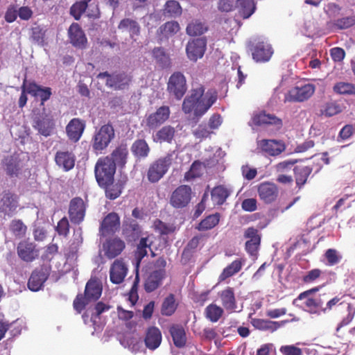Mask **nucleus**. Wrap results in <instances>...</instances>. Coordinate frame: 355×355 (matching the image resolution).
I'll return each instance as SVG.
<instances>
[{
  "mask_svg": "<svg viewBox=\"0 0 355 355\" xmlns=\"http://www.w3.org/2000/svg\"><path fill=\"white\" fill-rule=\"evenodd\" d=\"M345 295H336L326 303L320 295L314 297H307L303 300L304 309L311 314L320 315L325 313L334 308L336 312L342 317L341 321L338 324L336 331L348 325L355 315L354 305L345 300H342Z\"/></svg>",
  "mask_w": 355,
  "mask_h": 355,
  "instance_id": "f257e3e1",
  "label": "nucleus"
},
{
  "mask_svg": "<svg viewBox=\"0 0 355 355\" xmlns=\"http://www.w3.org/2000/svg\"><path fill=\"white\" fill-rule=\"evenodd\" d=\"M204 94L205 87L202 85L192 89L191 94L183 101L182 111L185 114L193 111L195 116H202L218 98V93L215 89H209L205 95Z\"/></svg>",
  "mask_w": 355,
  "mask_h": 355,
  "instance_id": "f03ea898",
  "label": "nucleus"
},
{
  "mask_svg": "<svg viewBox=\"0 0 355 355\" xmlns=\"http://www.w3.org/2000/svg\"><path fill=\"white\" fill-rule=\"evenodd\" d=\"M152 243V241L150 243L148 242V237H143L139 240V242L137 246V250L135 254L136 259L135 277L129 293V299L132 302V304H134L139 299V295L137 293L139 284V267L142 259L148 254L147 249H150Z\"/></svg>",
  "mask_w": 355,
  "mask_h": 355,
  "instance_id": "7ed1b4c3",
  "label": "nucleus"
},
{
  "mask_svg": "<svg viewBox=\"0 0 355 355\" xmlns=\"http://www.w3.org/2000/svg\"><path fill=\"white\" fill-rule=\"evenodd\" d=\"M115 137V131L111 123L102 125L95 132L92 139V147L96 154L103 153Z\"/></svg>",
  "mask_w": 355,
  "mask_h": 355,
  "instance_id": "20e7f679",
  "label": "nucleus"
},
{
  "mask_svg": "<svg viewBox=\"0 0 355 355\" xmlns=\"http://www.w3.org/2000/svg\"><path fill=\"white\" fill-rule=\"evenodd\" d=\"M116 172V164L110 156L100 157L94 167V174L98 185L114 180Z\"/></svg>",
  "mask_w": 355,
  "mask_h": 355,
  "instance_id": "39448f33",
  "label": "nucleus"
},
{
  "mask_svg": "<svg viewBox=\"0 0 355 355\" xmlns=\"http://www.w3.org/2000/svg\"><path fill=\"white\" fill-rule=\"evenodd\" d=\"M172 155L168 153L153 162L147 171L146 177L151 183L159 181L168 171L172 164Z\"/></svg>",
  "mask_w": 355,
  "mask_h": 355,
  "instance_id": "423d86ee",
  "label": "nucleus"
},
{
  "mask_svg": "<svg viewBox=\"0 0 355 355\" xmlns=\"http://www.w3.org/2000/svg\"><path fill=\"white\" fill-rule=\"evenodd\" d=\"M19 196L9 191H3L0 198V214L3 219L14 216L19 208Z\"/></svg>",
  "mask_w": 355,
  "mask_h": 355,
  "instance_id": "0eeeda50",
  "label": "nucleus"
},
{
  "mask_svg": "<svg viewBox=\"0 0 355 355\" xmlns=\"http://www.w3.org/2000/svg\"><path fill=\"white\" fill-rule=\"evenodd\" d=\"M250 49L253 60L257 62H266L273 55V49L269 43L263 40H254L250 44Z\"/></svg>",
  "mask_w": 355,
  "mask_h": 355,
  "instance_id": "6e6552de",
  "label": "nucleus"
},
{
  "mask_svg": "<svg viewBox=\"0 0 355 355\" xmlns=\"http://www.w3.org/2000/svg\"><path fill=\"white\" fill-rule=\"evenodd\" d=\"M187 90V80L184 74L180 71L172 73L167 83V91L169 94L177 100H180Z\"/></svg>",
  "mask_w": 355,
  "mask_h": 355,
  "instance_id": "1a4fd4ad",
  "label": "nucleus"
},
{
  "mask_svg": "<svg viewBox=\"0 0 355 355\" xmlns=\"http://www.w3.org/2000/svg\"><path fill=\"white\" fill-rule=\"evenodd\" d=\"M192 191L189 185H180L171 193L169 199L170 205L175 209L186 207L191 200Z\"/></svg>",
  "mask_w": 355,
  "mask_h": 355,
  "instance_id": "9d476101",
  "label": "nucleus"
},
{
  "mask_svg": "<svg viewBox=\"0 0 355 355\" xmlns=\"http://www.w3.org/2000/svg\"><path fill=\"white\" fill-rule=\"evenodd\" d=\"M87 205L80 197H75L70 200L68 214L70 221L75 225L80 224L86 214Z\"/></svg>",
  "mask_w": 355,
  "mask_h": 355,
  "instance_id": "9b49d317",
  "label": "nucleus"
},
{
  "mask_svg": "<svg viewBox=\"0 0 355 355\" xmlns=\"http://www.w3.org/2000/svg\"><path fill=\"white\" fill-rule=\"evenodd\" d=\"M251 121L256 126L270 125L277 130H280L283 127L282 119L274 114L268 113L265 110L253 113Z\"/></svg>",
  "mask_w": 355,
  "mask_h": 355,
  "instance_id": "f8f14e48",
  "label": "nucleus"
},
{
  "mask_svg": "<svg viewBox=\"0 0 355 355\" xmlns=\"http://www.w3.org/2000/svg\"><path fill=\"white\" fill-rule=\"evenodd\" d=\"M243 236L246 239L245 250L247 253L252 257L257 256L261 239L259 230L254 227H248L244 232Z\"/></svg>",
  "mask_w": 355,
  "mask_h": 355,
  "instance_id": "ddd939ff",
  "label": "nucleus"
},
{
  "mask_svg": "<svg viewBox=\"0 0 355 355\" xmlns=\"http://www.w3.org/2000/svg\"><path fill=\"white\" fill-rule=\"evenodd\" d=\"M315 87L312 84L302 87H295L285 96V102H303L310 98L314 94Z\"/></svg>",
  "mask_w": 355,
  "mask_h": 355,
  "instance_id": "4468645a",
  "label": "nucleus"
},
{
  "mask_svg": "<svg viewBox=\"0 0 355 355\" xmlns=\"http://www.w3.org/2000/svg\"><path fill=\"white\" fill-rule=\"evenodd\" d=\"M259 199L265 204L269 205L275 202L279 196L278 187L271 182H263L257 187Z\"/></svg>",
  "mask_w": 355,
  "mask_h": 355,
  "instance_id": "2eb2a0df",
  "label": "nucleus"
},
{
  "mask_svg": "<svg viewBox=\"0 0 355 355\" xmlns=\"http://www.w3.org/2000/svg\"><path fill=\"white\" fill-rule=\"evenodd\" d=\"M207 48V40L200 37L191 40L186 46V53L188 58L193 62H196L203 57Z\"/></svg>",
  "mask_w": 355,
  "mask_h": 355,
  "instance_id": "dca6fc26",
  "label": "nucleus"
},
{
  "mask_svg": "<svg viewBox=\"0 0 355 355\" xmlns=\"http://www.w3.org/2000/svg\"><path fill=\"white\" fill-rule=\"evenodd\" d=\"M33 127L40 135L44 137L49 136L54 128L53 116L46 112L35 115L33 120Z\"/></svg>",
  "mask_w": 355,
  "mask_h": 355,
  "instance_id": "f3484780",
  "label": "nucleus"
},
{
  "mask_svg": "<svg viewBox=\"0 0 355 355\" xmlns=\"http://www.w3.org/2000/svg\"><path fill=\"white\" fill-rule=\"evenodd\" d=\"M257 149L270 156H277L285 150L286 146L282 141L263 139L257 141Z\"/></svg>",
  "mask_w": 355,
  "mask_h": 355,
  "instance_id": "a211bd4d",
  "label": "nucleus"
},
{
  "mask_svg": "<svg viewBox=\"0 0 355 355\" xmlns=\"http://www.w3.org/2000/svg\"><path fill=\"white\" fill-rule=\"evenodd\" d=\"M17 252L21 260L31 262L38 257L39 251L34 243L24 240L18 243Z\"/></svg>",
  "mask_w": 355,
  "mask_h": 355,
  "instance_id": "6ab92c4d",
  "label": "nucleus"
},
{
  "mask_svg": "<svg viewBox=\"0 0 355 355\" xmlns=\"http://www.w3.org/2000/svg\"><path fill=\"white\" fill-rule=\"evenodd\" d=\"M170 114L171 111L168 106H161L155 112L148 116L146 118V125L151 129L156 128L169 118Z\"/></svg>",
  "mask_w": 355,
  "mask_h": 355,
  "instance_id": "aec40b11",
  "label": "nucleus"
},
{
  "mask_svg": "<svg viewBox=\"0 0 355 355\" xmlns=\"http://www.w3.org/2000/svg\"><path fill=\"white\" fill-rule=\"evenodd\" d=\"M70 43L76 48L85 49L87 44L86 35L77 23H73L68 30Z\"/></svg>",
  "mask_w": 355,
  "mask_h": 355,
  "instance_id": "412c9836",
  "label": "nucleus"
},
{
  "mask_svg": "<svg viewBox=\"0 0 355 355\" xmlns=\"http://www.w3.org/2000/svg\"><path fill=\"white\" fill-rule=\"evenodd\" d=\"M128 267L123 259H116L110 268V279L114 284H119L124 281L128 273Z\"/></svg>",
  "mask_w": 355,
  "mask_h": 355,
  "instance_id": "4be33fe9",
  "label": "nucleus"
},
{
  "mask_svg": "<svg viewBox=\"0 0 355 355\" xmlns=\"http://www.w3.org/2000/svg\"><path fill=\"white\" fill-rule=\"evenodd\" d=\"M125 248V242L118 237L109 239L103 244L105 256L112 259L121 254Z\"/></svg>",
  "mask_w": 355,
  "mask_h": 355,
  "instance_id": "5701e85b",
  "label": "nucleus"
},
{
  "mask_svg": "<svg viewBox=\"0 0 355 355\" xmlns=\"http://www.w3.org/2000/svg\"><path fill=\"white\" fill-rule=\"evenodd\" d=\"M166 270H155L146 277L144 288L146 293H152L157 289L166 278Z\"/></svg>",
  "mask_w": 355,
  "mask_h": 355,
  "instance_id": "b1692460",
  "label": "nucleus"
},
{
  "mask_svg": "<svg viewBox=\"0 0 355 355\" xmlns=\"http://www.w3.org/2000/svg\"><path fill=\"white\" fill-rule=\"evenodd\" d=\"M218 297L220 300L223 308L228 313L236 312L237 302L235 296L234 289L227 286L218 293Z\"/></svg>",
  "mask_w": 355,
  "mask_h": 355,
  "instance_id": "393cba45",
  "label": "nucleus"
},
{
  "mask_svg": "<svg viewBox=\"0 0 355 355\" xmlns=\"http://www.w3.org/2000/svg\"><path fill=\"white\" fill-rule=\"evenodd\" d=\"M56 165L64 171L73 168L76 162V155L72 151L58 150L54 157Z\"/></svg>",
  "mask_w": 355,
  "mask_h": 355,
  "instance_id": "a878e982",
  "label": "nucleus"
},
{
  "mask_svg": "<svg viewBox=\"0 0 355 355\" xmlns=\"http://www.w3.org/2000/svg\"><path fill=\"white\" fill-rule=\"evenodd\" d=\"M120 225V219L115 212L108 214L101 223L100 233L106 236L115 232Z\"/></svg>",
  "mask_w": 355,
  "mask_h": 355,
  "instance_id": "bb28decb",
  "label": "nucleus"
},
{
  "mask_svg": "<svg viewBox=\"0 0 355 355\" xmlns=\"http://www.w3.org/2000/svg\"><path fill=\"white\" fill-rule=\"evenodd\" d=\"M162 340V335L159 329L157 327H149L145 332L144 344L147 349L155 350L158 348Z\"/></svg>",
  "mask_w": 355,
  "mask_h": 355,
  "instance_id": "cd10ccee",
  "label": "nucleus"
},
{
  "mask_svg": "<svg viewBox=\"0 0 355 355\" xmlns=\"http://www.w3.org/2000/svg\"><path fill=\"white\" fill-rule=\"evenodd\" d=\"M85 128V123L83 120L73 118L66 126L67 135L71 141L77 142L82 137Z\"/></svg>",
  "mask_w": 355,
  "mask_h": 355,
  "instance_id": "c85d7f7f",
  "label": "nucleus"
},
{
  "mask_svg": "<svg viewBox=\"0 0 355 355\" xmlns=\"http://www.w3.org/2000/svg\"><path fill=\"white\" fill-rule=\"evenodd\" d=\"M48 278L46 270L41 268L35 270L28 282V287L32 291H38Z\"/></svg>",
  "mask_w": 355,
  "mask_h": 355,
  "instance_id": "c756f323",
  "label": "nucleus"
},
{
  "mask_svg": "<svg viewBox=\"0 0 355 355\" xmlns=\"http://www.w3.org/2000/svg\"><path fill=\"white\" fill-rule=\"evenodd\" d=\"M103 286L101 283L96 279H90L86 284L84 295L89 300L96 301L102 294Z\"/></svg>",
  "mask_w": 355,
  "mask_h": 355,
  "instance_id": "7c9ffc66",
  "label": "nucleus"
},
{
  "mask_svg": "<svg viewBox=\"0 0 355 355\" xmlns=\"http://www.w3.org/2000/svg\"><path fill=\"white\" fill-rule=\"evenodd\" d=\"M174 345L182 348L187 344V334L184 328L180 324H173L168 330Z\"/></svg>",
  "mask_w": 355,
  "mask_h": 355,
  "instance_id": "2f4dec72",
  "label": "nucleus"
},
{
  "mask_svg": "<svg viewBox=\"0 0 355 355\" xmlns=\"http://www.w3.org/2000/svg\"><path fill=\"white\" fill-rule=\"evenodd\" d=\"M27 92L33 96H39L41 100V105H44V102L48 101L52 93L50 87H42L36 84L35 82H29L27 84Z\"/></svg>",
  "mask_w": 355,
  "mask_h": 355,
  "instance_id": "473e14b6",
  "label": "nucleus"
},
{
  "mask_svg": "<svg viewBox=\"0 0 355 355\" xmlns=\"http://www.w3.org/2000/svg\"><path fill=\"white\" fill-rule=\"evenodd\" d=\"M124 184L125 182L119 180L114 182V180L103 185H99V187L105 190V194L107 198L110 200H115L121 194L124 188Z\"/></svg>",
  "mask_w": 355,
  "mask_h": 355,
  "instance_id": "72a5a7b5",
  "label": "nucleus"
},
{
  "mask_svg": "<svg viewBox=\"0 0 355 355\" xmlns=\"http://www.w3.org/2000/svg\"><path fill=\"white\" fill-rule=\"evenodd\" d=\"M232 192L230 188L224 185L214 187L211 191V200L214 205H222L225 202Z\"/></svg>",
  "mask_w": 355,
  "mask_h": 355,
  "instance_id": "f704fd0d",
  "label": "nucleus"
},
{
  "mask_svg": "<svg viewBox=\"0 0 355 355\" xmlns=\"http://www.w3.org/2000/svg\"><path fill=\"white\" fill-rule=\"evenodd\" d=\"M245 263L244 259H237L227 265L218 277V282H223L227 279L238 273Z\"/></svg>",
  "mask_w": 355,
  "mask_h": 355,
  "instance_id": "c9c22d12",
  "label": "nucleus"
},
{
  "mask_svg": "<svg viewBox=\"0 0 355 355\" xmlns=\"http://www.w3.org/2000/svg\"><path fill=\"white\" fill-rule=\"evenodd\" d=\"M131 82V77L125 73L113 74L110 80H106V85L115 89H124Z\"/></svg>",
  "mask_w": 355,
  "mask_h": 355,
  "instance_id": "e433bc0d",
  "label": "nucleus"
},
{
  "mask_svg": "<svg viewBox=\"0 0 355 355\" xmlns=\"http://www.w3.org/2000/svg\"><path fill=\"white\" fill-rule=\"evenodd\" d=\"M128 156V149L126 144H119L110 154V158L112 159L116 166L123 168L126 162Z\"/></svg>",
  "mask_w": 355,
  "mask_h": 355,
  "instance_id": "4c0bfd02",
  "label": "nucleus"
},
{
  "mask_svg": "<svg viewBox=\"0 0 355 355\" xmlns=\"http://www.w3.org/2000/svg\"><path fill=\"white\" fill-rule=\"evenodd\" d=\"M131 151L137 159H141L148 156L150 148L145 139H138L132 144Z\"/></svg>",
  "mask_w": 355,
  "mask_h": 355,
  "instance_id": "58836bf2",
  "label": "nucleus"
},
{
  "mask_svg": "<svg viewBox=\"0 0 355 355\" xmlns=\"http://www.w3.org/2000/svg\"><path fill=\"white\" fill-rule=\"evenodd\" d=\"M235 7L237 8L239 15L243 19L249 18L256 10L254 0H237Z\"/></svg>",
  "mask_w": 355,
  "mask_h": 355,
  "instance_id": "ea45409f",
  "label": "nucleus"
},
{
  "mask_svg": "<svg viewBox=\"0 0 355 355\" xmlns=\"http://www.w3.org/2000/svg\"><path fill=\"white\" fill-rule=\"evenodd\" d=\"M313 168L309 166H297L294 168V175L297 187L301 189L306 183L309 176L312 173Z\"/></svg>",
  "mask_w": 355,
  "mask_h": 355,
  "instance_id": "a19ab883",
  "label": "nucleus"
},
{
  "mask_svg": "<svg viewBox=\"0 0 355 355\" xmlns=\"http://www.w3.org/2000/svg\"><path fill=\"white\" fill-rule=\"evenodd\" d=\"M208 31V26L205 22L200 19H193L186 28L187 34L190 36L202 35Z\"/></svg>",
  "mask_w": 355,
  "mask_h": 355,
  "instance_id": "79ce46f5",
  "label": "nucleus"
},
{
  "mask_svg": "<svg viewBox=\"0 0 355 355\" xmlns=\"http://www.w3.org/2000/svg\"><path fill=\"white\" fill-rule=\"evenodd\" d=\"M180 29V24L176 21H170L162 24L157 30V35L162 37H167L173 36Z\"/></svg>",
  "mask_w": 355,
  "mask_h": 355,
  "instance_id": "37998d69",
  "label": "nucleus"
},
{
  "mask_svg": "<svg viewBox=\"0 0 355 355\" xmlns=\"http://www.w3.org/2000/svg\"><path fill=\"white\" fill-rule=\"evenodd\" d=\"M118 28L122 31H128L132 37L140 34L139 23L136 20L130 18L121 19L118 25Z\"/></svg>",
  "mask_w": 355,
  "mask_h": 355,
  "instance_id": "c03bdc74",
  "label": "nucleus"
},
{
  "mask_svg": "<svg viewBox=\"0 0 355 355\" xmlns=\"http://www.w3.org/2000/svg\"><path fill=\"white\" fill-rule=\"evenodd\" d=\"M286 321H282L281 322L276 321H271L264 319L255 318L252 320L253 326L259 330H270L275 331L279 329L282 324H284Z\"/></svg>",
  "mask_w": 355,
  "mask_h": 355,
  "instance_id": "a18cd8bd",
  "label": "nucleus"
},
{
  "mask_svg": "<svg viewBox=\"0 0 355 355\" xmlns=\"http://www.w3.org/2000/svg\"><path fill=\"white\" fill-rule=\"evenodd\" d=\"M177 308L178 304L175 302V295L170 293L164 298L162 304L161 313L163 315L171 316L175 312Z\"/></svg>",
  "mask_w": 355,
  "mask_h": 355,
  "instance_id": "49530a36",
  "label": "nucleus"
},
{
  "mask_svg": "<svg viewBox=\"0 0 355 355\" xmlns=\"http://www.w3.org/2000/svg\"><path fill=\"white\" fill-rule=\"evenodd\" d=\"M174 135L175 129L170 125H166L157 132L155 136L153 138V141L159 143H171L174 137Z\"/></svg>",
  "mask_w": 355,
  "mask_h": 355,
  "instance_id": "de8ad7c7",
  "label": "nucleus"
},
{
  "mask_svg": "<svg viewBox=\"0 0 355 355\" xmlns=\"http://www.w3.org/2000/svg\"><path fill=\"white\" fill-rule=\"evenodd\" d=\"M224 313V309L216 305L211 304L205 309L206 318L211 322H218Z\"/></svg>",
  "mask_w": 355,
  "mask_h": 355,
  "instance_id": "09e8293b",
  "label": "nucleus"
},
{
  "mask_svg": "<svg viewBox=\"0 0 355 355\" xmlns=\"http://www.w3.org/2000/svg\"><path fill=\"white\" fill-rule=\"evenodd\" d=\"M92 0H81L74 3L70 8V14L76 20H79L87 8L92 6L89 4Z\"/></svg>",
  "mask_w": 355,
  "mask_h": 355,
  "instance_id": "8fccbe9b",
  "label": "nucleus"
},
{
  "mask_svg": "<svg viewBox=\"0 0 355 355\" xmlns=\"http://www.w3.org/2000/svg\"><path fill=\"white\" fill-rule=\"evenodd\" d=\"M182 14V8L178 1H167L164 5V15L168 17H176Z\"/></svg>",
  "mask_w": 355,
  "mask_h": 355,
  "instance_id": "3c124183",
  "label": "nucleus"
},
{
  "mask_svg": "<svg viewBox=\"0 0 355 355\" xmlns=\"http://www.w3.org/2000/svg\"><path fill=\"white\" fill-rule=\"evenodd\" d=\"M22 170V166L19 159L14 157L8 159L6 164V173L10 177H18Z\"/></svg>",
  "mask_w": 355,
  "mask_h": 355,
  "instance_id": "603ef678",
  "label": "nucleus"
},
{
  "mask_svg": "<svg viewBox=\"0 0 355 355\" xmlns=\"http://www.w3.org/2000/svg\"><path fill=\"white\" fill-rule=\"evenodd\" d=\"M219 220V214L209 215L199 223L198 229L200 231L211 230L218 224Z\"/></svg>",
  "mask_w": 355,
  "mask_h": 355,
  "instance_id": "864d4df0",
  "label": "nucleus"
},
{
  "mask_svg": "<svg viewBox=\"0 0 355 355\" xmlns=\"http://www.w3.org/2000/svg\"><path fill=\"white\" fill-rule=\"evenodd\" d=\"M333 90L338 94L355 95V85L349 83L339 82L334 85Z\"/></svg>",
  "mask_w": 355,
  "mask_h": 355,
  "instance_id": "5fc2aeb1",
  "label": "nucleus"
},
{
  "mask_svg": "<svg viewBox=\"0 0 355 355\" xmlns=\"http://www.w3.org/2000/svg\"><path fill=\"white\" fill-rule=\"evenodd\" d=\"M46 32V30L43 27L40 26H35L31 29V39L35 44L43 46L46 44L45 42Z\"/></svg>",
  "mask_w": 355,
  "mask_h": 355,
  "instance_id": "6e6d98bb",
  "label": "nucleus"
},
{
  "mask_svg": "<svg viewBox=\"0 0 355 355\" xmlns=\"http://www.w3.org/2000/svg\"><path fill=\"white\" fill-rule=\"evenodd\" d=\"M10 230L15 237L21 239L25 236L27 227L21 220L15 219L10 223Z\"/></svg>",
  "mask_w": 355,
  "mask_h": 355,
  "instance_id": "4d7b16f0",
  "label": "nucleus"
},
{
  "mask_svg": "<svg viewBox=\"0 0 355 355\" xmlns=\"http://www.w3.org/2000/svg\"><path fill=\"white\" fill-rule=\"evenodd\" d=\"M333 26L338 30L347 29L355 25V15L341 17L332 21Z\"/></svg>",
  "mask_w": 355,
  "mask_h": 355,
  "instance_id": "13d9d810",
  "label": "nucleus"
},
{
  "mask_svg": "<svg viewBox=\"0 0 355 355\" xmlns=\"http://www.w3.org/2000/svg\"><path fill=\"white\" fill-rule=\"evenodd\" d=\"M55 230L59 236H62L64 238L67 237L70 230V225L68 218L65 216L61 218L55 226Z\"/></svg>",
  "mask_w": 355,
  "mask_h": 355,
  "instance_id": "bf43d9fd",
  "label": "nucleus"
},
{
  "mask_svg": "<svg viewBox=\"0 0 355 355\" xmlns=\"http://www.w3.org/2000/svg\"><path fill=\"white\" fill-rule=\"evenodd\" d=\"M89 302L84 294L78 293L73 302V309L78 313H80Z\"/></svg>",
  "mask_w": 355,
  "mask_h": 355,
  "instance_id": "052dcab7",
  "label": "nucleus"
},
{
  "mask_svg": "<svg viewBox=\"0 0 355 355\" xmlns=\"http://www.w3.org/2000/svg\"><path fill=\"white\" fill-rule=\"evenodd\" d=\"M153 227L156 232L162 235H168L174 232L175 228L159 219H156L153 223Z\"/></svg>",
  "mask_w": 355,
  "mask_h": 355,
  "instance_id": "680f3d73",
  "label": "nucleus"
},
{
  "mask_svg": "<svg viewBox=\"0 0 355 355\" xmlns=\"http://www.w3.org/2000/svg\"><path fill=\"white\" fill-rule=\"evenodd\" d=\"M324 257L327 260V265L329 266L338 264L342 259V256L338 253V252L332 248L326 250Z\"/></svg>",
  "mask_w": 355,
  "mask_h": 355,
  "instance_id": "e2e57ef3",
  "label": "nucleus"
},
{
  "mask_svg": "<svg viewBox=\"0 0 355 355\" xmlns=\"http://www.w3.org/2000/svg\"><path fill=\"white\" fill-rule=\"evenodd\" d=\"M123 232L128 236H134L138 234L140 232V226L135 220L127 221L123 225Z\"/></svg>",
  "mask_w": 355,
  "mask_h": 355,
  "instance_id": "0e129e2a",
  "label": "nucleus"
},
{
  "mask_svg": "<svg viewBox=\"0 0 355 355\" xmlns=\"http://www.w3.org/2000/svg\"><path fill=\"white\" fill-rule=\"evenodd\" d=\"M202 163L200 161H195L191 164L190 170L185 175V178H198L202 175Z\"/></svg>",
  "mask_w": 355,
  "mask_h": 355,
  "instance_id": "69168bd1",
  "label": "nucleus"
},
{
  "mask_svg": "<svg viewBox=\"0 0 355 355\" xmlns=\"http://www.w3.org/2000/svg\"><path fill=\"white\" fill-rule=\"evenodd\" d=\"M213 131L209 129L207 124H200L193 131V135L196 138L202 139L209 137Z\"/></svg>",
  "mask_w": 355,
  "mask_h": 355,
  "instance_id": "338daca9",
  "label": "nucleus"
},
{
  "mask_svg": "<svg viewBox=\"0 0 355 355\" xmlns=\"http://www.w3.org/2000/svg\"><path fill=\"white\" fill-rule=\"evenodd\" d=\"M279 352L282 355H302V349L293 345H283L279 348Z\"/></svg>",
  "mask_w": 355,
  "mask_h": 355,
  "instance_id": "774afa93",
  "label": "nucleus"
}]
</instances>
